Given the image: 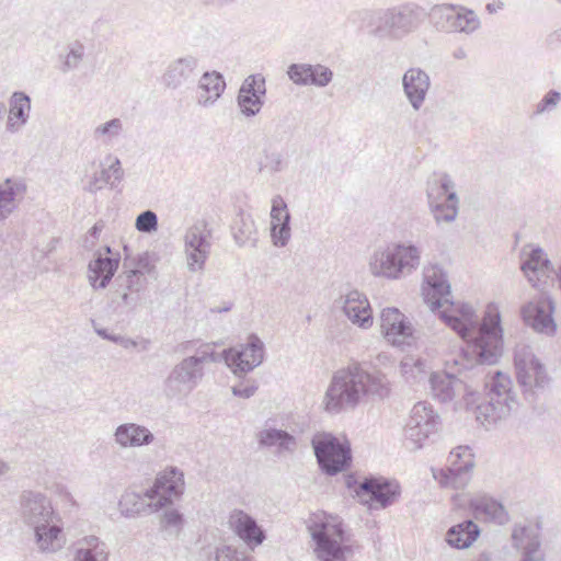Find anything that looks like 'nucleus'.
I'll use <instances>...</instances> for the list:
<instances>
[{
	"label": "nucleus",
	"instance_id": "obj_1",
	"mask_svg": "<svg viewBox=\"0 0 561 561\" xmlns=\"http://www.w3.org/2000/svg\"><path fill=\"white\" fill-rule=\"evenodd\" d=\"M458 382L465 383L462 403L489 428L518 407L511 377L501 370L485 373V367L497 365L504 355V330L496 304L490 302L481 318L470 304L458 301Z\"/></svg>",
	"mask_w": 561,
	"mask_h": 561
},
{
	"label": "nucleus",
	"instance_id": "obj_2",
	"mask_svg": "<svg viewBox=\"0 0 561 561\" xmlns=\"http://www.w3.org/2000/svg\"><path fill=\"white\" fill-rule=\"evenodd\" d=\"M389 394L385 377L371 374L359 364L350 365L334 373L323 399L324 410L330 414L355 409L362 398L376 396L383 399Z\"/></svg>",
	"mask_w": 561,
	"mask_h": 561
},
{
	"label": "nucleus",
	"instance_id": "obj_3",
	"mask_svg": "<svg viewBox=\"0 0 561 561\" xmlns=\"http://www.w3.org/2000/svg\"><path fill=\"white\" fill-rule=\"evenodd\" d=\"M206 363H218L209 344L202 345L195 355L184 357L170 370L163 381L164 396L170 400L187 397L202 381Z\"/></svg>",
	"mask_w": 561,
	"mask_h": 561
},
{
	"label": "nucleus",
	"instance_id": "obj_4",
	"mask_svg": "<svg viewBox=\"0 0 561 561\" xmlns=\"http://www.w3.org/2000/svg\"><path fill=\"white\" fill-rule=\"evenodd\" d=\"M316 543V553L320 561H348L359 546L351 540L342 522L312 523L308 526Z\"/></svg>",
	"mask_w": 561,
	"mask_h": 561
},
{
	"label": "nucleus",
	"instance_id": "obj_5",
	"mask_svg": "<svg viewBox=\"0 0 561 561\" xmlns=\"http://www.w3.org/2000/svg\"><path fill=\"white\" fill-rule=\"evenodd\" d=\"M422 296L431 311L453 331H456V307L449 298L451 286L446 272L438 264L423 270Z\"/></svg>",
	"mask_w": 561,
	"mask_h": 561
},
{
	"label": "nucleus",
	"instance_id": "obj_6",
	"mask_svg": "<svg viewBox=\"0 0 561 561\" xmlns=\"http://www.w3.org/2000/svg\"><path fill=\"white\" fill-rule=\"evenodd\" d=\"M420 264V251L412 244L402 242L377 249L369 261L373 275L389 279H399L416 270Z\"/></svg>",
	"mask_w": 561,
	"mask_h": 561
},
{
	"label": "nucleus",
	"instance_id": "obj_7",
	"mask_svg": "<svg viewBox=\"0 0 561 561\" xmlns=\"http://www.w3.org/2000/svg\"><path fill=\"white\" fill-rule=\"evenodd\" d=\"M311 446L322 473L334 477L352 465V449L347 439L340 440L331 433L314 434Z\"/></svg>",
	"mask_w": 561,
	"mask_h": 561
},
{
	"label": "nucleus",
	"instance_id": "obj_8",
	"mask_svg": "<svg viewBox=\"0 0 561 561\" xmlns=\"http://www.w3.org/2000/svg\"><path fill=\"white\" fill-rule=\"evenodd\" d=\"M516 380L523 389L525 400L535 404L538 390H543L550 382L545 365L535 356L527 345H517L514 351Z\"/></svg>",
	"mask_w": 561,
	"mask_h": 561
},
{
	"label": "nucleus",
	"instance_id": "obj_9",
	"mask_svg": "<svg viewBox=\"0 0 561 561\" xmlns=\"http://www.w3.org/2000/svg\"><path fill=\"white\" fill-rule=\"evenodd\" d=\"M264 356V343L255 333L248 336L247 343L217 353L218 363L224 360L232 374L240 378L259 367L263 363Z\"/></svg>",
	"mask_w": 561,
	"mask_h": 561
},
{
	"label": "nucleus",
	"instance_id": "obj_10",
	"mask_svg": "<svg viewBox=\"0 0 561 561\" xmlns=\"http://www.w3.org/2000/svg\"><path fill=\"white\" fill-rule=\"evenodd\" d=\"M427 198L437 225L449 224L456 219V191L449 175L434 174L427 183Z\"/></svg>",
	"mask_w": 561,
	"mask_h": 561
},
{
	"label": "nucleus",
	"instance_id": "obj_11",
	"mask_svg": "<svg viewBox=\"0 0 561 561\" xmlns=\"http://www.w3.org/2000/svg\"><path fill=\"white\" fill-rule=\"evenodd\" d=\"M439 416L426 402H417L411 410L410 419L404 427L405 447L410 450L422 448L425 440L438 430Z\"/></svg>",
	"mask_w": 561,
	"mask_h": 561
},
{
	"label": "nucleus",
	"instance_id": "obj_12",
	"mask_svg": "<svg viewBox=\"0 0 561 561\" xmlns=\"http://www.w3.org/2000/svg\"><path fill=\"white\" fill-rule=\"evenodd\" d=\"M397 481L383 477L367 476L358 488V501L369 511L383 510L392 505L400 496Z\"/></svg>",
	"mask_w": 561,
	"mask_h": 561
},
{
	"label": "nucleus",
	"instance_id": "obj_13",
	"mask_svg": "<svg viewBox=\"0 0 561 561\" xmlns=\"http://www.w3.org/2000/svg\"><path fill=\"white\" fill-rule=\"evenodd\" d=\"M458 510L468 511L476 519L504 526L510 522L505 506L486 493L458 494Z\"/></svg>",
	"mask_w": 561,
	"mask_h": 561
},
{
	"label": "nucleus",
	"instance_id": "obj_14",
	"mask_svg": "<svg viewBox=\"0 0 561 561\" xmlns=\"http://www.w3.org/2000/svg\"><path fill=\"white\" fill-rule=\"evenodd\" d=\"M183 472L176 467H170L157 476L153 485L145 492V496L154 501V510L159 511L171 505L173 499L183 493Z\"/></svg>",
	"mask_w": 561,
	"mask_h": 561
},
{
	"label": "nucleus",
	"instance_id": "obj_15",
	"mask_svg": "<svg viewBox=\"0 0 561 561\" xmlns=\"http://www.w3.org/2000/svg\"><path fill=\"white\" fill-rule=\"evenodd\" d=\"M211 229L206 220H198L186 230L185 253L190 271L196 272L204 268L205 262L210 253Z\"/></svg>",
	"mask_w": 561,
	"mask_h": 561
},
{
	"label": "nucleus",
	"instance_id": "obj_16",
	"mask_svg": "<svg viewBox=\"0 0 561 561\" xmlns=\"http://www.w3.org/2000/svg\"><path fill=\"white\" fill-rule=\"evenodd\" d=\"M422 16L423 11L412 4L393 8L381 18L377 31L381 35L399 38L416 28Z\"/></svg>",
	"mask_w": 561,
	"mask_h": 561
},
{
	"label": "nucleus",
	"instance_id": "obj_17",
	"mask_svg": "<svg viewBox=\"0 0 561 561\" xmlns=\"http://www.w3.org/2000/svg\"><path fill=\"white\" fill-rule=\"evenodd\" d=\"M519 261L520 271L535 288H539L541 283H546L542 279L550 277L553 273V266L547 253L539 245L525 244L520 249Z\"/></svg>",
	"mask_w": 561,
	"mask_h": 561
},
{
	"label": "nucleus",
	"instance_id": "obj_18",
	"mask_svg": "<svg viewBox=\"0 0 561 561\" xmlns=\"http://www.w3.org/2000/svg\"><path fill=\"white\" fill-rule=\"evenodd\" d=\"M554 309V301L549 296L542 295L537 300L523 306L520 313L525 323L536 332L552 336L557 332Z\"/></svg>",
	"mask_w": 561,
	"mask_h": 561
},
{
	"label": "nucleus",
	"instance_id": "obj_19",
	"mask_svg": "<svg viewBox=\"0 0 561 561\" xmlns=\"http://www.w3.org/2000/svg\"><path fill=\"white\" fill-rule=\"evenodd\" d=\"M265 96V78L261 73L248 76L237 94L236 101L240 113L247 118L256 116L264 106Z\"/></svg>",
	"mask_w": 561,
	"mask_h": 561
},
{
	"label": "nucleus",
	"instance_id": "obj_20",
	"mask_svg": "<svg viewBox=\"0 0 561 561\" xmlns=\"http://www.w3.org/2000/svg\"><path fill=\"white\" fill-rule=\"evenodd\" d=\"M119 262V252H114L110 245L98 250L88 265L90 285L94 289H105L116 274Z\"/></svg>",
	"mask_w": 561,
	"mask_h": 561
},
{
	"label": "nucleus",
	"instance_id": "obj_21",
	"mask_svg": "<svg viewBox=\"0 0 561 561\" xmlns=\"http://www.w3.org/2000/svg\"><path fill=\"white\" fill-rule=\"evenodd\" d=\"M380 327L385 339L394 346L411 345L413 327L398 308H385L380 314Z\"/></svg>",
	"mask_w": 561,
	"mask_h": 561
},
{
	"label": "nucleus",
	"instance_id": "obj_22",
	"mask_svg": "<svg viewBox=\"0 0 561 561\" xmlns=\"http://www.w3.org/2000/svg\"><path fill=\"white\" fill-rule=\"evenodd\" d=\"M22 516L32 528L54 522L59 516L54 512L49 499L39 492L24 491L21 499Z\"/></svg>",
	"mask_w": 561,
	"mask_h": 561
},
{
	"label": "nucleus",
	"instance_id": "obj_23",
	"mask_svg": "<svg viewBox=\"0 0 561 561\" xmlns=\"http://www.w3.org/2000/svg\"><path fill=\"white\" fill-rule=\"evenodd\" d=\"M289 80L297 85L327 87L333 79V71L321 64H291L286 71Z\"/></svg>",
	"mask_w": 561,
	"mask_h": 561
},
{
	"label": "nucleus",
	"instance_id": "obj_24",
	"mask_svg": "<svg viewBox=\"0 0 561 561\" xmlns=\"http://www.w3.org/2000/svg\"><path fill=\"white\" fill-rule=\"evenodd\" d=\"M229 525L233 533L251 549L262 545L266 539L265 530L254 517L242 510L230 513Z\"/></svg>",
	"mask_w": 561,
	"mask_h": 561
},
{
	"label": "nucleus",
	"instance_id": "obj_25",
	"mask_svg": "<svg viewBox=\"0 0 561 561\" xmlns=\"http://www.w3.org/2000/svg\"><path fill=\"white\" fill-rule=\"evenodd\" d=\"M511 538L515 549H523L520 561H546L545 554L540 550L539 535L535 528L516 524Z\"/></svg>",
	"mask_w": 561,
	"mask_h": 561
},
{
	"label": "nucleus",
	"instance_id": "obj_26",
	"mask_svg": "<svg viewBox=\"0 0 561 561\" xmlns=\"http://www.w3.org/2000/svg\"><path fill=\"white\" fill-rule=\"evenodd\" d=\"M431 82L428 75L420 68H410L402 77L404 95L414 111H419L426 98Z\"/></svg>",
	"mask_w": 561,
	"mask_h": 561
},
{
	"label": "nucleus",
	"instance_id": "obj_27",
	"mask_svg": "<svg viewBox=\"0 0 561 561\" xmlns=\"http://www.w3.org/2000/svg\"><path fill=\"white\" fill-rule=\"evenodd\" d=\"M342 309L354 324L362 328H368L373 324V312L369 302L358 290H352L344 297Z\"/></svg>",
	"mask_w": 561,
	"mask_h": 561
},
{
	"label": "nucleus",
	"instance_id": "obj_28",
	"mask_svg": "<svg viewBox=\"0 0 561 561\" xmlns=\"http://www.w3.org/2000/svg\"><path fill=\"white\" fill-rule=\"evenodd\" d=\"M198 67V59L186 55L171 61L162 76L163 84L170 89H178L187 82Z\"/></svg>",
	"mask_w": 561,
	"mask_h": 561
},
{
	"label": "nucleus",
	"instance_id": "obj_29",
	"mask_svg": "<svg viewBox=\"0 0 561 561\" xmlns=\"http://www.w3.org/2000/svg\"><path fill=\"white\" fill-rule=\"evenodd\" d=\"M115 442L121 447H142L154 440L152 432L144 425L136 423H124L116 427Z\"/></svg>",
	"mask_w": 561,
	"mask_h": 561
},
{
	"label": "nucleus",
	"instance_id": "obj_30",
	"mask_svg": "<svg viewBox=\"0 0 561 561\" xmlns=\"http://www.w3.org/2000/svg\"><path fill=\"white\" fill-rule=\"evenodd\" d=\"M230 229L233 240L239 247H256L257 229L250 214L240 209L233 218Z\"/></svg>",
	"mask_w": 561,
	"mask_h": 561
},
{
	"label": "nucleus",
	"instance_id": "obj_31",
	"mask_svg": "<svg viewBox=\"0 0 561 561\" xmlns=\"http://www.w3.org/2000/svg\"><path fill=\"white\" fill-rule=\"evenodd\" d=\"M31 98L22 91H15L10 98V113L7 122V129L15 133L23 127L30 117Z\"/></svg>",
	"mask_w": 561,
	"mask_h": 561
},
{
	"label": "nucleus",
	"instance_id": "obj_32",
	"mask_svg": "<svg viewBox=\"0 0 561 561\" xmlns=\"http://www.w3.org/2000/svg\"><path fill=\"white\" fill-rule=\"evenodd\" d=\"M60 518L46 525L34 527L35 540L42 552H56L62 548L64 539L61 536L62 528L59 525Z\"/></svg>",
	"mask_w": 561,
	"mask_h": 561
},
{
	"label": "nucleus",
	"instance_id": "obj_33",
	"mask_svg": "<svg viewBox=\"0 0 561 561\" xmlns=\"http://www.w3.org/2000/svg\"><path fill=\"white\" fill-rule=\"evenodd\" d=\"M198 88L202 90L198 95V104L213 105L226 89L225 78L218 71H206L199 79Z\"/></svg>",
	"mask_w": 561,
	"mask_h": 561
},
{
	"label": "nucleus",
	"instance_id": "obj_34",
	"mask_svg": "<svg viewBox=\"0 0 561 561\" xmlns=\"http://www.w3.org/2000/svg\"><path fill=\"white\" fill-rule=\"evenodd\" d=\"M431 392L442 403L451 402L456 396V375L448 370H436L430 376Z\"/></svg>",
	"mask_w": 561,
	"mask_h": 561
},
{
	"label": "nucleus",
	"instance_id": "obj_35",
	"mask_svg": "<svg viewBox=\"0 0 561 561\" xmlns=\"http://www.w3.org/2000/svg\"><path fill=\"white\" fill-rule=\"evenodd\" d=\"M26 185L8 178L0 184V220L8 218L16 208V196L24 193Z\"/></svg>",
	"mask_w": 561,
	"mask_h": 561
},
{
	"label": "nucleus",
	"instance_id": "obj_36",
	"mask_svg": "<svg viewBox=\"0 0 561 561\" xmlns=\"http://www.w3.org/2000/svg\"><path fill=\"white\" fill-rule=\"evenodd\" d=\"M146 496L133 491H126L119 499L118 506L121 514L127 518H133L145 512H153L154 501H146Z\"/></svg>",
	"mask_w": 561,
	"mask_h": 561
},
{
	"label": "nucleus",
	"instance_id": "obj_37",
	"mask_svg": "<svg viewBox=\"0 0 561 561\" xmlns=\"http://www.w3.org/2000/svg\"><path fill=\"white\" fill-rule=\"evenodd\" d=\"M125 259L123 263V271L116 276L114 280L115 287L128 290L134 295H139L147 286V278L141 274L127 270L128 267V247L124 245Z\"/></svg>",
	"mask_w": 561,
	"mask_h": 561
},
{
	"label": "nucleus",
	"instance_id": "obj_38",
	"mask_svg": "<svg viewBox=\"0 0 561 561\" xmlns=\"http://www.w3.org/2000/svg\"><path fill=\"white\" fill-rule=\"evenodd\" d=\"M78 545L73 561H107L105 545L98 537H84Z\"/></svg>",
	"mask_w": 561,
	"mask_h": 561
},
{
	"label": "nucleus",
	"instance_id": "obj_39",
	"mask_svg": "<svg viewBox=\"0 0 561 561\" xmlns=\"http://www.w3.org/2000/svg\"><path fill=\"white\" fill-rule=\"evenodd\" d=\"M428 16L438 31L450 33L456 27L455 4H436L431 9Z\"/></svg>",
	"mask_w": 561,
	"mask_h": 561
},
{
	"label": "nucleus",
	"instance_id": "obj_40",
	"mask_svg": "<svg viewBox=\"0 0 561 561\" xmlns=\"http://www.w3.org/2000/svg\"><path fill=\"white\" fill-rule=\"evenodd\" d=\"M257 442L260 446H278L282 449L290 450L296 445L295 437L287 431L278 428H265L259 432Z\"/></svg>",
	"mask_w": 561,
	"mask_h": 561
},
{
	"label": "nucleus",
	"instance_id": "obj_41",
	"mask_svg": "<svg viewBox=\"0 0 561 561\" xmlns=\"http://www.w3.org/2000/svg\"><path fill=\"white\" fill-rule=\"evenodd\" d=\"M474 467V454L471 448L468 445H458V491L470 483Z\"/></svg>",
	"mask_w": 561,
	"mask_h": 561
},
{
	"label": "nucleus",
	"instance_id": "obj_42",
	"mask_svg": "<svg viewBox=\"0 0 561 561\" xmlns=\"http://www.w3.org/2000/svg\"><path fill=\"white\" fill-rule=\"evenodd\" d=\"M400 370L407 381H417L426 373V360L421 357L405 356L400 364Z\"/></svg>",
	"mask_w": 561,
	"mask_h": 561
},
{
	"label": "nucleus",
	"instance_id": "obj_43",
	"mask_svg": "<svg viewBox=\"0 0 561 561\" xmlns=\"http://www.w3.org/2000/svg\"><path fill=\"white\" fill-rule=\"evenodd\" d=\"M481 535V528L472 519L458 523V550L467 549L477 541Z\"/></svg>",
	"mask_w": 561,
	"mask_h": 561
},
{
	"label": "nucleus",
	"instance_id": "obj_44",
	"mask_svg": "<svg viewBox=\"0 0 561 561\" xmlns=\"http://www.w3.org/2000/svg\"><path fill=\"white\" fill-rule=\"evenodd\" d=\"M139 300V295H134L128 290L115 287L111 297V306L114 311L123 312V309L134 310L138 306Z\"/></svg>",
	"mask_w": 561,
	"mask_h": 561
},
{
	"label": "nucleus",
	"instance_id": "obj_45",
	"mask_svg": "<svg viewBox=\"0 0 561 561\" xmlns=\"http://www.w3.org/2000/svg\"><path fill=\"white\" fill-rule=\"evenodd\" d=\"M479 26L480 20L478 15L472 10L458 5V33L470 34L478 30Z\"/></svg>",
	"mask_w": 561,
	"mask_h": 561
},
{
	"label": "nucleus",
	"instance_id": "obj_46",
	"mask_svg": "<svg viewBox=\"0 0 561 561\" xmlns=\"http://www.w3.org/2000/svg\"><path fill=\"white\" fill-rule=\"evenodd\" d=\"M271 237L276 247H285L290 239V220L275 222L271 221Z\"/></svg>",
	"mask_w": 561,
	"mask_h": 561
},
{
	"label": "nucleus",
	"instance_id": "obj_47",
	"mask_svg": "<svg viewBox=\"0 0 561 561\" xmlns=\"http://www.w3.org/2000/svg\"><path fill=\"white\" fill-rule=\"evenodd\" d=\"M455 462L446 468H431L433 478L445 489H456V469Z\"/></svg>",
	"mask_w": 561,
	"mask_h": 561
},
{
	"label": "nucleus",
	"instance_id": "obj_48",
	"mask_svg": "<svg viewBox=\"0 0 561 561\" xmlns=\"http://www.w3.org/2000/svg\"><path fill=\"white\" fill-rule=\"evenodd\" d=\"M158 216L150 209L141 211L135 221L136 229L142 233H152L158 230Z\"/></svg>",
	"mask_w": 561,
	"mask_h": 561
},
{
	"label": "nucleus",
	"instance_id": "obj_49",
	"mask_svg": "<svg viewBox=\"0 0 561 561\" xmlns=\"http://www.w3.org/2000/svg\"><path fill=\"white\" fill-rule=\"evenodd\" d=\"M84 55V46L75 42L69 46V53L67 54L64 65L61 67L62 72H67L69 70L76 69L79 64L82 61Z\"/></svg>",
	"mask_w": 561,
	"mask_h": 561
},
{
	"label": "nucleus",
	"instance_id": "obj_50",
	"mask_svg": "<svg viewBox=\"0 0 561 561\" xmlns=\"http://www.w3.org/2000/svg\"><path fill=\"white\" fill-rule=\"evenodd\" d=\"M153 265L150 261V256L147 252L138 254L136 257L131 259L128 256V267L127 270L131 272H136L137 274H141L146 276L150 274L153 270Z\"/></svg>",
	"mask_w": 561,
	"mask_h": 561
},
{
	"label": "nucleus",
	"instance_id": "obj_51",
	"mask_svg": "<svg viewBox=\"0 0 561 561\" xmlns=\"http://www.w3.org/2000/svg\"><path fill=\"white\" fill-rule=\"evenodd\" d=\"M561 101V93L557 90H549L537 103L535 115H541L545 112L554 110Z\"/></svg>",
	"mask_w": 561,
	"mask_h": 561
},
{
	"label": "nucleus",
	"instance_id": "obj_52",
	"mask_svg": "<svg viewBox=\"0 0 561 561\" xmlns=\"http://www.w3.org/2000/svg\"><path fill=\"white\" fill-rule=\"evenodd\" d=\"M183 523V514L174 508L167 510L161 516V527L165 530L174 528L176 535L180 533Z\"/></svg>",
	"mask_w": 561,
	"mask_h": 561
},
{
	"label": "nucleus",
	"instance_id": "obj_53",
	"mask_svg": "<svg viewBox=\"0 0 561 561\" xmlns=\"http://www.w3.org/2000/svg\"><path fill=\"white\" fill-rule=\"evenodd\" d=\"M123 130V124L119 118H112L106 123L98 126L94 130V136H106L108 139L117 137Z\"/></svg>",
	"mask_w": 561,
	"mask_h": 561
},
{
	"label": "nucleus",
	"instance_id": "obj_54",
	"mask_svg": "<svg viewBox=\"0 0 561 561\" xmlns=\"http://www.w3.org/2000/svg\"><path fill=\"white\" fill-rule=\"evenodd\" d=\"M216 561H251V559L231 546H222L216 551Z\"/></svg>",
	"mask_w": 561,
	"mask_h": 561
},
{
	"label": "nucleus",
	"instance_id": "obj_55",
	"mask_svg": "<svg viewBox=\"0 0 561 561\" xmlns=\"http://www.w3.org/2000/svg\"><path fill=\"white\" fill-rule=\"evenodd\" d=\"M285 216H287V220H290V214L287 208V204L283 199L282 196L277 195L272 201V209H271V218L272 221L280 222L285 221Z\"/></svg>",
	"mask_w": 561,
	"mask_h": 561
},
{
	"label": "nucleus",
	"instance_id": "obj_56",
	"mask_svg": "<svg viewBox=\"0 0 561 561\" xmlns=\"http://www.w3.org/2000/svg\"><path fill=\"white\" fill-rule=\"evenodd\" d=\"M103 184H111L112 187L114 186V182L111 181L110 170H106L105 168L100 172L94 173L87 186V190L90 193H95L103 187Z\"/></svg>",
	"mask_w": 561,
	"mask_h": 561
},
{
	"label": "nucleus",
	"instance_id": "obj_57",
	"mask_svg": "<svg viewBox=\"0 0 561 561\" xmlns=\"http://www.w3.org/2000/svg\"><path fill=\"white\" fill-rule=\"evenodd\" d=\"M259 386L255 380H252L248 385L239 383L232 387V393L236 397L249 399L257 390Z\"/></svg>",
	"mask_w": 561,
	"mask_h": 561
},
{
	"label": "nucleus",
	"instance_id": "obj_58",
	"mask_svg": "<svg viewBox=\"0 0 561 561\" xmlns=\"http://www.w3.org/2000/svg\"><path fill=\"white\" fill-rule=\"evenodd\" d=\"M266 162L264 165L260 168V170H263V168L268 169L270 172L275 173L279 172L283 169V157L278 152H272L270 154H266L265 157Z\"/></svg>",
	"mask_w": 561,
	"mask_h": 561
},
{
	"label": "nucleus",
	"instance_id": "obj_59",
	"mask_svg": "<svg viewBox=\"0 0 561 561\" xmlns=\"http://www.w3.org/2000/svg\"><path fill=\"white\" fill-rule=\"evenodd\" d=\"M106 170H110L111 179H114V183L123 180L124 170L122 169L121 160L118 158L115 157Z\"/></svg>",
	"mask_w": 561,
	"mask_h": 561
},
{
	"label": "nucleus",
	"instance_id": "obj_60",
	"mask_svg": "<svg viewBox=\"0 0 561 561\" xmlns=\"http://www.w3.org/2000/svg\"><path fill=\"white\" fill-rule=\"evenodd\" d=\"M363 484V480L359 481L353 473L345 476V485L348 490L354 493V496L358 499V488Z\"/></svg>",
	"mask_w": 561,
	"mask_h": 561
},
{
	"label": "nucleus",
	"instance_id": "obj_61",
	"mask_svg": "<svg viewBox=\"0 0 561 561\" xmlns=\"http://www.w3.org/2000/svg\"><path fill=\"white\" fill-rule=\"evenodd\" d=\"M104 227H105V224L103 220L96 221L88 231L89 237L92 238L93 240H96L99 238L100 233L102 232V230L104 229Z\"/></svg>",
	"mask_w": 561,
	"mask_h": 561
},
{
	"label": "nucleus",
	"instance_id": "obj_62",
	"mask_svg": "<svg viewBox=\"0 0 561 561\" xmlns=\"http://www.w3.org/2000/svg\"><path fill=\"white\" fill-rule=\"evenodd\" d=\"M445 541L449 547L456 549V525L448 528Z\"/></svg>",
	"mask_w": 561,
	"mask_h": 561
},
{
	"label": "nucleus",
	"instance_id": "obj_63",
	"mask_svg": "<svg viewBox=\"0 0 561 561\" xmlns=\"http://www.w3.org/2000/svg\"><path fill=\"white\" fill-rule=\"evenodd\" d=\"M547 43L549 46H554L557 44H561V27L552 32L547 37Z\"/></svg>",
	"mask_w": 561,
	"mask_h": 561
},
{
	"label": "nucleus",
	"instance_id": "obj_64",
	"mask_svg": "<svg viewBox=\"0 0 561 561\" xmlns=\"http://www.w3.org/2000/svg\"><path fill=\"white\" fill-rule=\"evenodd\" d=\"M92 325H93V328H94L95 333H96L101 339L106 340V341H108V340H110V336L112 335V333H111V332H108V330H107V329L98 327L94 320H92Z\"/></svg>",
	"mask_w": 561,
	"mask_h": 561
}]
</instances>
